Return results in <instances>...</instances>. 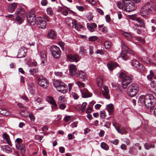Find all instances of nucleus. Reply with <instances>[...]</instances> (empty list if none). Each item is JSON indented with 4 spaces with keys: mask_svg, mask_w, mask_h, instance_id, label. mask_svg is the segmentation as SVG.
Segmentation results:
<instances>
[{
    "mask_svg": "<svg viewBox=\"0 0 156 156\" xmlns=\"http://www.w3.org/2000/svg\"><path fill=\"white\" fill-rule=\"evenodd\" d=\"M103 90L102 91V93L104 96L107 99H109L110 96L109 94V90L108 87L104 85L103 86Z\"/></svg>",
    "mask_w": 156,
    "mask_h": 156,
    "instance_id": "2eb2a0df",
    "label": "nucleus"
},
{
    "mask_svg": "<svg viewBox=\"0 0 156 156\" xmlns=\"http://www.w3.org/2000/svg\"><path fill=\"white\" fill-rule=\"evenodd\" d=\"M118 64L116 62H111L107 64V66L110 70H112L116 67L117 66Z\"/></svg>",
    "mask_w": 156,
    "mask_h": 156,
    "instance_id": "a878e982",
    "label": "nucleus"
},
{
    "mask_svg": "<svg viewBox=\"0 0 156 156\" xmlns=\"http://www.w3.org/2000/svg\"><path fill=\"white\" fill-rule=\"evenodd\" d=\"M28 89L30 90H33L34 88V84L32 83H28Z\"/></svg>",
    "mask_w": 156,
    "mask_h": 156,
    "instance_id": "a19ab883",
    "label": "nucleus"
},
{
    "mask_svg": "<svg viewBox=\"0 0 156 156\" xmlns=\"http://www.w3.org/2000/svg\"><path fill=\"white\" fill-rule=\"evenodd\" d=\"M17 3H13L11 4L8 7V10L10 12H14L16 8L17 7Z\"/></svg>",
    "mask_w": 156,
    "mask_h": 156,
    "instance_id": "6ab92c4d",
    "label": "nucleus"
},
{
    "mask_svg": "<svg viewBox=\"0 0 156 156\" xmlns=\"http://www.w3.org/2000/svg\"><path fill=\"white\" fill-rule=\"evenodd\" d=\"M87 27L88 30L91 32H93L94 31V28L93 27H92V26L90 24H87Z\"/></svg>",
    "mask_w": 156,
    "mask_h": 156,
    "instance_id": "a18cd8bd",
    "label": "nucleus"
},
{
    "mask_svg": "<svg viewBox=\"0 0 156 156\" xmlns=\"http://www.w3.org/2000/svg\"><path fill=\"white\" fill-rule=\"evenodd\" d=\"M150 85L151 87L153 88H156V81H151L150 83Z\"/></svg>",
    "mask_w": 156,
    "mask_h": 156,
    "instance_id": "09e8293b",
    "label": "nucleus"
},
{
    "mask_svg": "<svg viewBox=\"0 0 156 156\" xmlns=\"http://www.w3.org/2000/svg\"><path fill=\"white\" fill-rule=\"evenodd\" d=\"M24 18V17L23 16H17L16 17V20L18 23L20 24L23 22Z\"/></svg>",
    "mask_w": 156,
    "mask_h": 156,
    "instance_id": "473e14b6",
    "label": "nucleus"
},
{
    "mask_svg": "<svg viewBox=\"0 0 156 156\" xmlns=\"http://www.w3.org/2000/svg\"><path fill=\"white\" fill-rule=\"evenodd\" d=\"M0 114L5 116H9L11 114V112L5 108H0Z\"/></svg>",
    "mask_w": 156,
    "mask_h": 156,
    "instance_id": "412c9836",
    "label": "nucleus"
},
{
    "mask_svg": "<svg viewBox=\"0 0 156 156\" xmlns=\"http://www.w3.org/2000/svg\"><path fill=\"white\" fill-rule=\"evenodd\" d=\"M91 108L90 107H88L86 110V112L87 113H91Z\"/></svg>",
    "mask_w": 156,
    "mask_h": 156,
    "instance_id": "774afa93",
    "label": "nucleus"
},
{
    "mask_svg": "<svg viewBox=\"0 0 156 156\" xmlns=\"http://www.w3.org/2000/svg\"><path fill=\"white\" fill-rule=\"evenodd\" d=\"M20 113L21 115L24 117H27L28 115L27 112L26 110H21L20 111Z\"/></svg>",
    "mask_w": 156,
    "mask_h": 156,
    "instance_id": "79ce46f5",
    "label": "nucleus"
},
{
    "mask_svg": "<svg viewBox=\"0 0 156 156\" xmlns=\"http://www.w3.org/2000/svg\"><path fill=\"white\" fill-rule=\"evenodd\" d=\"M114 105L112 104L108 105L106 106V109L107 110L109 114L112 115V114L114 111Z\"/></svg>",
    "mask_w": 156,
    "mask_h": 156,
    "instance_id": "b1692460",
    "label": "nucleus"
},
{
    "mask_svg": "<svg viewBox=\"0 0 156 156\" xmlns=\"http://www.w3.org/2000/svg\"><path fill=\"white\" fill-rule=\"evenodd\" d=\"M150 74L147 76L148 79L149 80H151L154 76V74L152 70L150 71Z\"/></svg>",
    "mask_w": 156,
    "mask_h": 156,
    "instance_id": "37998d69",
    "label": "nucleus"
},
{
    "mask_svg": "<svg viewBox=\"0 0 156 156\" xmlns=\"http://www.w3.org/2000/svg\"><path fill=\"white\" fill-rule=\"evenodd\" d=\"M27 51V49L24 47H21L19 50L17 56L18 58H22L24 57Z\"/></svg>",
    "mask_w": 156,
    "mask_h": 156,
    "instance_id": "ddd939ff",
    "label": "nucleus"
},
{
    "mask_svg": "<svg viewBox=\"0 0 156 156\" xmlns=\"http://www.w3.org/2000/svg\"><path fill=\"white\" fill-rule=\"evenodd\" d=\"M137 39L138 41L142 43H144L145 42L143 38L141 37H137Z\"/></svg>",
    "mask_w": 156,
    "mask_h": 156,
    "instance_id": "052dcab7",
    "label": "nucleus"
},
{
    "mask_svg": "<svg viewBox=\"0 0 156 156\" xmlns=\"http://www.w3.org/2000/svg\"><path fill=\"white\" fill-rule=\"evenodd\" d=\"M38 71V69L35 68L33 69H30L29 71L30 73L32 75L34 73L37 72Z\"/></svg>",
    "mask_w": 156,
    "mask_h": 156,
    "instance_id": "3c124183",
    "label": "nucleus"
},
{
    "mask_svg": "<svg viewBox=\"0 0 156 156\" xmlns=\"http://www.w3.org/2000/svg\"><path fill=\"white\" fill-rule=\"evenodd\" d=\"M96 53L97 54H100L101 55H103L104 53V51L103 50L98 49L96 51Z\"/></svg>",
    "mask_w": 156,
    "mask_h": 156,
    "instance_id": "6e6d98bb",
    "label": "nucleus"
},
{
    "mask_svg": "<svg viewBox=\"0 0 156 156\" xmlns=\"http://www.w3.org/2000/svg\"><path fill=\"white\" fill-rule=\"evenodd\" d=\"M147 3L149 4L150 6V8H151L152 10H156V5L155 3L152 2H148Z\"/></svg>",
    "mask_w": 156,
    "mask_h": 156,
    "instance_id": "c9c22d12",
    "label": "nucleus"
},
{
    "mask_svg": "<svg viewBox=\"0 0 156 156\" xmlns=\"http://www.w3.org/2000/svg\"><path fill=\"white\" fill-rule=\"evenodd\" d=\"M37 81L38 84L43 88L47 87L49 85L48 80L44 76H41L38 78Z\"/></svg>",
    "mask_w": 156,
    "mask_h": 156,
    "instance_id": "1a4fd4ad",
    "label": "nucleus"
},
{
    "mask_svg": "<svg viewBox=\"0 0 156 156\" xmlns=\"http://www.w3.org/2000/svg\"><path fill=\"white\" fill-rule=\"evenodd\" d=\"M135 20L140 24L141 27H143L144 26V21L141 18L139 17L136 18L135 19Z\"/></svg>",
    "mask_w": 156,
    "mask_h": 156,
    "instance_id": "f704fd0d",
    "label": "nucleus"
},
{
    "mask_svg": "<svg viewBox=\"0 0 156 156\" xmlns=\"http://www.w3.org/2000/svg\"><path fill=\"white\" fill-rule=\"evenodd\" d=\"M2 149L3 151L7 153H10L12 151V148L7 145L2 146Z\"/></svg>",
    "mask_w": 156,
    "mask_h": 156,
    "instance_id": "c85d7f7f",
    "label": "nucleus"
},
{
    "mask_svg": "<svg viewBox=\"0 0 156 156\" xmlns=\"http://www.w3.org/2000/svg\"><path fill=\"white\" fill-rule=\"evenodd\" d=\"M53 85L57 90L62 93L65 94L67 91V88L66 85L63 82L57 80L53 83Z\"/></svg>",
    "mask_w": 156,
    "mask_h": 156,
    "instance_id": "7ed1b4c3",
    "label": "nucleus"
},
{
    "mask_svg": "<svg viewBox=\"0 0 156 156\" xmlns=\"http://www.w3.org/2000/svg\"><path fill=\"white\" fill-rule=\"evenodd\" d=\"M145 149L148 150L150 149L149 144L147 143H145L144 145Z\"/></svg>",
    "mask_w": 156,
    "mask_h": 156,
    "instance_id": "69168bd1",
    "label": "nucleus"
},
{
    "mask_svg": "<svg viewBox=\"0 0 156 156\" xmlns=\"http://www.w3.org/2000/svg\"><path fill=\"white\" fill-rule=\"evenodd\" d=\"M123 4L121 2H118L117 5L119 9H122L127 12H129L135 10L136 7L134 6V3L130 0H123Z\"/></svg>",
    "mask_w": 156,
    "mask_h": 156,
    "instance_id": "f03ea898",
    "label": "nucleus"
},
{
    "mask_svg": "<svg viewBox=\"0 0 156 156\" xmlns=\"http://www.w3.org/2000/svg\"><path fill=\"white\" fill-rule=\"evenodd\" d=\"M143 61L147 64H149L151 63L150 59L147 57H144L143 58Z\"/></svg>",
    "mask_w": 156,
    "mask_h": 156,
    "instance_id": "49530a36",
    "label": "nucleus"
},
{
    "mask_svg": "<svg viewBox=\"0 0 156 156\" xmlns=\"http://www.w3.org/2000/svg\"><path fill=\"white\" fill-rule=\"evenodd\" d=\"M80 92L83 98H87L91 97L92 95V94L86 89L81 90Z\"/></svg>",
    "mask_w": 156,
    "mask_h": 156,
    "instance_id": "dca6fc26",
    "label": "nucleus"
},
{
    "mask_svg": "<svg viewBox=\"0 0 156 156\" xmlns=\"http://www.w3.org/2000/svg\"><path fill=\"white\" fill-rule=\"evenodd\" d=\"M103 83V79L102 76H98L97 79V83L99 87H101Z\"/></svg>",
    "mask_w": 156,
    "mask_h": 156,
    "instance_id": "5701e85b",
    "label": "nucleus"
},
{
    "mask_svg": "<svg viewBox=\"0 0 156 156\" xmlns=\"http://www.w3.org/2000/svg\"><path fill=\"white\" fill-rule=\"evenodd\" d=\"M46 99L48 102L52 104L55 108L57 107V104L53 98L51 97L48 96L46 97Z\"/></svg>",
    "mask_w": 156,
    "mask_h": 156,
    "instance_id": "aec40b11",
    "label": "nucleus"
},
{
    "mask_svg": "<svg viewBox=\"0 0 156 156\" xmlns=\"http://www.w3.org/2000/svg\"><path fill=\"white\" fill-rule=\"evenodd\" d=\"M25 13V11L22 8H19L17 9L16 13L18 15H20L22 16Z\"/></svg>",
    "mask_w": 156,
    "mask_h": 156,
    "instance_id": "2f4dec72",
    "label": "nucleus"
},
{
    "mask_svg": "<svg viewBox=\"0 0 156 156\" xmlns=\"http://www.w3.org/2000/svg\"><path fill=\"white\" fill-rule=\"evenodd\" d=\"M111 43L110 42H108L107 41H105V45L106 48L108 49L111 47Z\"/></svg>",
    "mask_w": 156,
    "mask_h": 156,
    "instance_id": "de8ad7c7",
    "label": "nucleus"
},
{
    "mask_svg": "<svg viewBox=\"0 0 156 156\" xmlns=\"http://www.w3.org/2000/svg\"><path fill=\"white\" fill-rule=\"evenodd\" d=\"M139 90L138 85L136 83H132L129 86L127 92L129 96L133 97L137 94Z\"/></svg>",
    "mask_w": 156,
    "mask_h": 156,
    "instance_id": "20e7f679",
    "label": "nucleus"
},
{
    "mask_svg": "<svg viewBox=\"0 0 156 156\" xmlns=\"http://www.w3.org/2000/svg\"><path fill=\"white\" fill-rule=\"evenodd\" d=\"M72 95L74 99H78L79 98L77 94L75 92H73L72 93Z\"/></svg>",
    "mask_w": 156,
    "mask_h": 156,
    "instance_id": "8fccbe9b",
    "label": "nucleus"
},
{
    "mask_svg": "<svg viewBox=\"0 0 156 156\" xmlns=\"http://www.w3.org/2000/svg\"><path fill=\"white\" fill-rule=\"evenodd\" d=\"M100 115L102 119H104L106 116L105 112L104 110H102L100 111Z\"/></svg>",
    "mask_w": 156,
    "mask_h": 156,
    "instance_id": "c03bdc74",
    "label": "nucleus"
},
{
    "mask_svg": "<svg viewBox=\"0 0 156 156\" xmlns=\"http://www.w3.org/2000/svg\"><path fill=\"white\" fill-rule=\"evenodd\" d=\"M87 104V103L86 102H84L83 103L82 105H79L78 106L80 110H81L82 112H84Z\"/></svg>",
    "mask_w": 156,
    "mask_h": 156,
    "instance_id": "7c9ffc66",
    "label": "nucleus"
},
{
    "mask_svg": "<svg viewBox=\"0 0 156 156\" xmlns=\"http://www.w3.org/2000/svg\"><path fill=\"white\" fill-rule=\"evenodd\" d=\"M55 74L57 76H61L62 75V73L59 72H55Z\"/></svg>",
    "mask_w": 156,
    "mask_h": 156,
    "instance_id": "338daca9",
    "label": "nucleus"
},
{
    "mask_svg": "<svg viewBox=\"0 0 156 156\" xmlns=\"http://www.w3.org/2000/svg\"><path fill=\"white\" fill-rule=\"evenodd\" d=\"M58 44L61 47L62 49H63L64 47L65 44L62 41H60L58 42Z\"/></svg>",
    "mask_w": 156,
    "mask_h": 156,
    "instance_id": "bf43d9fd",
    "label": "nucleus"
},
{
    "mask_svg": "<svg viewBox=\"0 0 156 156\" xmlns=\"http://www.w3.org/2000/svg\"><path fill=\"white\" fill-rule=\"evenodd\" d=\"M76 83L79 87H83L84 86L85 84L80 82L78 81L76 82Z\"/></svg>",
    "mask_w": 156,
    "mask_h": 156,
    "instance_id": "5fc2aeb1",
    "label": "nucleus"
},
{
    "mask_svg": "<svg viewBox=\"0 0 156 156\" xmlns=\"http://www.w3.org/2000/svg\"><path fill=\"white\" fill-rule=\"evenodd\" d=\"M68 140H70L75 138V136L74 135H73L72 134L69 133L68 135Z\"/></svg>",
    "mask_w": 156,
    "mask_h": 156,
    "instance_id": "e2e57ef3",
    "label": "nucleus"
},
{
    "mask_svg": "<svg viewBox=\"0 0 156 156\" xmlns=\"http://www.w3.org/2000/svg\"><path fill=\"white\" fill-rule=\"evenodd\" d=\"M132 65L135 68L141 71H143L145 69L144 66L136 60L133 61Z\"/></svg>",
    "mask_w": 156,
    "mask_h": 156,
    "instance_id": "4468645a",
    "label": "nucleus"
},
{
    "mask_svg": "<svg viewBox=\"0 0 156 156\" xmlns=\"http://www.w3.org/2000/svg\"><path fill=\"white\" fill-rule=\"evenodd\" d=\"M27 18L28 23L31 25H34L36 23L35 15L32 12L29 13L27 16Z\"/></svg>",
    "mask_w": 156,
    "mask_h": 156,
    "instance_id": "9d476101",
    "label": "nucleus"
},
{
    "mask_svg": "<svg viewBox=\"0 0 156 156\" xmlns=\"http://www.w3.org/2000/svg\"><path fill=\"white\" fill-rule=\"evenodd\" d=\"M40 55L41 59H46L47 56L46 52L44 51H41L40 52Z\"/></svg>",
    "mask_w": 156,
    "mask_h": 156,
    "instance_id": "58836bf2",
    "label": "nucleus"
},
{
    "mask_svg": "<svg viewBox=\"0 0 156 156\" xmlns=\"http://www.w3.org/2000/svg\"><path fill=\"white\" fill-rule=\"evenodd\" d=\"M114 126L119 133L121 134H126L127 133V131H126L123 127L120 126H119L118 127H116L115 126Z\"/></svg>",
    "mask_w": 156,
    "mask_h": 156,
    "instance_id": "a211bd4d",
    "label": "nucleus"
},
{
    "mask_svg": "<svg viewBox=\"0 0 156 156\" xmlns=\"http://www.w3.org/2000/svg\"><path fill=\"white\" fill-rule=\"evenodd\" d=\"M97 39V37L95 36H92L90 37L89 38V41H94Z\"/></svg>",
    "mask_w": 156,
    "mask_h": 156,
    "instance_id": "4d7b16f0",
    "label": "nucleus"
},
{
    "mask_svg": "<svg viewBox=\"0 0 156 156\" xmlns=\"http://www.w3.org/2000/svg\"><path fill=\"white\" fill-rule=\"evenodd\" d=\"M111 125V123L109 122H106L104 126L107 128H109V126Z\"/></svg>",
    "mask_w": 156,
    "mask_h": 156,
    "instance_id": "0e129e2a",
    "label": "nucleus"
},
{
    "mask_svg": "<svg viewBox=\"0 0 156 156\" xmlns=\"http://www.w3.org/2000/svg\"><path fill=\"white\" fill-rule=\"evenodd\" d=\"M86 50L84 49L83 47L81 46L80 47V53H81V54H84L86 53Z\"/></svg>",
    "mask_w": 156,
    "mask_h": 156,
    "instance_id": "603ef678",
    "label": "nucleus"
},
{
    "mask_svg": "<svg viewBox=\"0 0 156 156\" xmlns=\"http://www.w3.org/2000/svg\"><path fill=\"white\" fill-rule=\"evenodd\" d=\"M48 37L51 39H54L56 38V36L55 32L52 30H50L48 32Z\"/></svg>",
    "mask_w": 156,
    "mask_h": 156,
    "instance_id": "393cba45",
    "label": "nucleus"
},
{
    "mask_svg": "<svg viewBox=\"0 0 156 156\" xmlns=\"http://www.w3.org/2000/svg\"><path fill=\"white\" fill-rule=\"evenodd\" d=\"M47 12L48 14L49 15L51 14L52 13V10L51 8L49 7L47 8Z\"/></svg>",
    "mask_w": 156,
    "mask_h": 156,
    "instance_id": "864d4df0",
    "label": "nucleus"
},
{
    "mask_svg": "<svg viewBox=\"0 0 156 156\" xmlns=\"http://www.w3.org/2000/svg\"><path fill=\"white\" fill-rule=\"evenodd\" d=\"M155 98L153 95L148 94L145 95H141L138 99L139 105H144L151 112L154 108Z\"/></svg>",
    "mask_w": 156,
    "mask_h": 156,
    "instance_id": "f257e3e1",
    "label": "nucleus"
},
{
    "mask_svg": "<svg viewBox=\"0 0 156 156\" xmlns=\"http://www.w3.org/2000/svg\"><path fill=\"white\" fill-rule=\"evenodd\" d=\"M78 74L79 75V77L81 79H84L86 78L85 73L83 71H81L79 73H78Z\"/></svg>",
    "mask_w": 156,
    "mask_h": 156,
    "instance_id": "e433bc0d",
    "label": "nucleus"
},
{
    "mask_svg": "<svg viewBox=\"0 0 156 156\" xmlns=\"http://www.w3.org/2000/svg\"><path fill=\"white\" fill-rule=\"evenodd\" d=\"M58 101L59 104H65L66 102L65 99L63 96H60L58 99Z\"/></svg>",
    "mask_w": 156,
    "mask_h": 156,
    "instance_id": "72a5a7b5",
    "label": "nucleus"
},
{
    "mask_svg": "<svg viewBox=\"0 0 156 156\" xmlns=\"http://www.w3.org/2000/svg\"><path fill=\"white\" fill-rule=\"evenodd\" d=\"M74 24L75 29L78 31L80 30L81 29H82L83 26L78 23L77 21L75 20H74Z\"/></svg>",
    "mask_w": 156,
    "mask_h": 156,
    "instance_id": "cd10ccee",
    "label": "nucleus"
},
{
    "mask_svg": "<svg viewBox=\"0 0 156 156\" xmlns=\"http://www.w3.org/2000/svg\"><path fill=\"white\" fill-rule=\"evenodd\" d=\"M41 4L43 6H46L48 4V2L46 0H42L41 2Z\"/></svg>",
    "mask_w": 156,
    "mask_h": 156,
    "instance_id": "680f3d73",
    "label": "nucleus"
},
{
    "mask_svg": "<svg viewBox=\"0 0 156 156\" xmlns=\"http://www.w3.org/2000/svg\"><path fill=\"white\" fill-rule=\"evenodd\" d=\"M37 22L39 27L41 28V29H44L46 28V22L44 18L41 17H38L37 18Z\"/></svg>",
    "mask_w": 156,
    "mask_h": 156,
    "instance_id": "9b49d317",
    "label": "nucleus"
},
{
    "mask_svg": "<svg viewBox=\"0 0 156 156\" xmlns=\"http://www.w3.org/2000/svg\"><path fill=\"white\" fill-rule=\"evenodd\" d=\"M4 138L6 140L8 144L10 146H12V144L10 140L9 136L6 133L3 134Z\"/></svg>",
    "mask_w": 156,
    "mask_h": 156,
    "instance_id": "c756f323",
    "label": "nucleus"
},
{
    "mask_svg": "<svg viewBox=\"0 0 156 156\" xmlns=\"http://www.w3.org/2000/svg\"><path fill=\"white\" fill-rule=\"evenodd\" d=\"M67 57L71 62H77L80 59L79 56L76 54H68L67 55Z\"/></svg>",
    "mask_w": 156,
    "mask_h": 156,
    "instance_id": "f8f14e48",
    "label": "nucleus"
},
{
    "mask_svg": "<svg viewBox=\"0 0 156 156\" xmlns=\"http://www.w3.org/2000/svg\"><path fill=\"white\" fill-rule=\"evenodd\" d=\"M152 11L151 8L147 2L144 5L140 10V14L143 17H145L150 13Z\"/></svg>",
    "mask_w": 156,
    "mask_h": 156,
    "instance_id": "0eeeda50",
    "label": "nucleus"
},
{
    "mask_svg": "<svg viewBox=\"0 0 156 156\" xmlns=\"http://www.w3.org/2000/svg\"><path fill=\"white\" fill-rule=\"evenodd\" d=\"M59 107L61 109H64L66 108V105L64 103L59 104Z\"/></svg>",
    "mask_w": 156,
    "mask_h": 156,
    "instance_id": "13d9d810",
    "label": "nucleus"
},
{
    "mask_svg": "<svg viewBox=\"0 0 156 156\" xmlns=\"http://www.w3.org/2000/svg\"><path fill=\"white\" fill-rule=\"evenodd\" d=\"M51 51L53 56L56 58H59L60 56L61 51L59 48L55 45H53L51 48Z\"/></svg>",
    "mask_w": 156,
    "mask_h": 156,
    "instance_id": "6e6552de",
    "label": "nucleus"
},
{
    "mask_svg": "<svg viewBox=\"0 0 156 156\" xmlns=\"http://www.w3.org/2000/svg\"><path fill=\"white\" fill-rule=\"evenodd\" d=\"M123 35L125 36L127 40H130L132 38L131 35L127 32H125L123 33Z\"/></svg>",
    "mask_w": 156,
    "mask_h": 156,
    "instance_id": "ea45409f",
    "label": "nucleus"
},
{
    "mask_svg": "<svg viewBox=\"0 0 156 156\" xmlns=\"http://www.w3.org/2000/svg\"><path fill=\"white\" fill-rule=\"evenodd\" d=\"M23 140L20 138H17L15 140V145L16 148L20 150L22 154L24 153L26 151V147L24 145L22 144Z\"/></svg>",
    "mask_w": 156,
    "mask_h": 156,
    "instance_id": "423d86ee",
    "label": "nucleus"
},
{
    "mask_svg": "<svg viewBox=\"0 0 156 156\" xmlns=\"http://www.w3.org/2000/svg\"><path fill=\"white\" fill-rule=\"evenodd\" d=\"M121 45L122 48L124 49V50L126 51L128 53L131 54L132 55H134V52L133 51L129 49L126 46V44L122 42Z\"/></svg>",
    "mask_w": 156,
    "mask_h": 156,
    "instance_id": "4be33fe9",
    "label": "nucleus"
},
{
    "mask_svg": "<svg viewBox=\"0 0 156 156\" xmlns=\"http://www.w3.org/2000/svg\"><path fill=\"white\" fill-rule=\"evenodd\" d=\"M101 147L102 149L106 151L108 150L109 148L108 145L104 142L101 143Z\"/></svg>",
    "mask_w": 156,
    "mask_h": 156,
    "instance_id": "4c0bfd02",
    "label": "nucleus"
},
{
    "mask_svg": "<svg viewBox=\"0 0 156 156\" xmlns=\"http://www.w3.org/2000/svg\"><path fill=\"white\" fill-rule=\"evenodd\" d=\"M119 76L120 78L122 79V85L123 88H126L128 84L131 82V78L130 77L127 76L123 73H119Z\"/></svg>",
    "mask_w": 156,
    "mask_h": 156,
    "instance_id": "39448f33",
    "label": "nucleus"
},
{
    "mask_svg": "<svg viewBox=\"0 0 156 156\" xmlns=\"http://www.w3.org/2000/svg\"><path fill=\"white\" fill-rule=\"evenodd\" d=\"M69 72L72 76L75 75L76 74L77 68L76 66L71 64L69 66Z\"/></svg>",
    "mask_w": 156,
    "mask_h": 156,
    "instance_id": "f3484780",
    "label": "nucleus"
},
{
    "mask_svg": "<svg viewBox=\"0 0 156 156\" xmlns=\"http://www.w3.org/2000/svg\"><path fill=\"white\" fill-rule=\"evenodd\" d=\"M66 22L68 26L70 28H72L73 27L74 24V21L73 20L70 18H68L66 20Z\"/></svg>",
    "mask_w": 156,
    "mask_h": 156,
    "instance_id": "bb28decb",
    "label": "nucleus"
}]
</instances>
